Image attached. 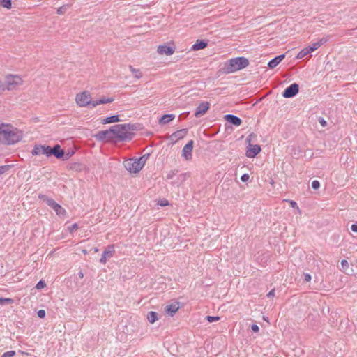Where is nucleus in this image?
I'll return each mask as SVG.
<instances>
[{"mask_svg": "<svg viewBox=\"0 0 357 357\" xmlns=\"http://www.w3.org/2000/svg\"><path fill=\"white\" fill-rule=\"evenodd\" d=\"M128 68H129L130 71L131 72V73L132 74L133 77L136 79H139L140 78L142 77L143 74L139 68H135L132 66H129Z\"/></svg>", "mask_w": 357, "mask_h": 357, "instance_id": "nucleus-22", "label": "nucleus"}, {"mask_svg": "<svg viewBox=\"0 0 357 357\" xmlns=\"http://www.w3.org/2000/svg\"><path fill=\"white\" fill-rule=\"evenodd\" d=\"M210 107V104L208 102H201L197 107L196 108L195 116L198 118L206 113Z\"/></svg>", "mask_w": 357, "mask_h": 357, "instance_id": "nucleus-10", "label": "nucleus"}, {"mask_svg": "<svg viewBox=\"0 0 357 357\" xmlns=\"http://www.w3.org/2000/svg\"><path fill=\"white\" fill-rule=\"evenodd\" d=\"M177 170H171L167 174V179L170 180L172 179L174 176L177 174Z\"/></svg>", "mask_w": 357, "mask_h": 357, "instance_id": "nucleus-32", "label": "nucleus"}, {"mask_svg": "<svg viewBox=\"0 0 357 357\" xmlns=\"http://www.w3.org/2000/svg\"><path fill=\"white\" fill-rule=\"evenodd\" d=\"M187 176H188L187 173L180 174L179 176L177 178V180L172 182V184L177 185L181 184L183 182H184L186 180Z\"/></svg>", "mask_w": 357, "mask_h": 357, "instance_id": "nucleus-25", "label": "nucleus"}, {"mask_svg": "<svg viewBox=\"0 0 357 357\" xmlns=\"http://www.w3.org/2000/svg\"><path fill=\"white\" fill-rule=\"evenodd\" d=\"M175 118V115L173 114H165L160 117L158 122L160 125H166L173 121Z\"/></svg>", "mask_w": 357, "mask_h": 357, "instance_id": "nucleus-16", "label": "nucleus"}, {"mask_svg": "<svg viewBox=\"0 0 357 357\" xmlns=\"http://www.w3.org/2000/svg\"><path fill=\"white\" fill-rule=\"evenodd\" d=\"M13 300L12 298H0V304H4V303H13Z\"/></svg>", "mask_w": 357, "mask_h": 357, "instance_id": "nucleus-37", "label": "nucleus"}, {"mask_svg": "<svg viewBox=\"0 0 357 357\" xmlns=\"http://www.w3.org/2000/svg\"><path fill=\"white\" fill-rule=\"evenodd\" d=\"M128 131L126 125L118 124L112 126L109 129L100 131L96 137L101 140H121L128 137Z\"/></svg>", "mask_w": 357, "mask_h": 357, "instance_id": "nucleus-1", "label": "nucleus"}, {"mask_svg": "<svg viewBox=\"0 0 357 357\" xmlns=\"http://www.w3.org/2000/svg\"><path fill=\"white\" fill-rule=\"evenodd\" d=\"M224 118L227 122L236 126H239L242 123V120L237 116L233 114H226Z\"/></svg>", "mask_w": 357, "mask_h": 357, "instance_id": "nucleus-13", "label": "nucleus"}, {"mask_svg": "<svg viewBox=\"0 0 357 357\" xmlns=\"http://www.w3.org/2000/svg\"><path fill=\"white\" fill-rule=\"evenodd\" d=\"M206 319L208 322L210 323H212L213 321H218L220 320V317H214V316H207L206 317Z\"/></svg>", "mask_w": 357, "mask_h": 357, "instance_id": "nucleus-35", "label": "nucleus"}, {"mask_svg": "<svg viewBox=\"0 0 357 357\" xmlns=\"http://www.w3.org/2000/svg\"><path fill=\"white\" fill-rule=\"evenodd\" d=\"M77 228H78L77 225L76 223H75L72 226H70L68 229H69L70 232L72 233L75 230L77 229Z\"/></svg>", "mask_w": 357, "mask_h": 357, "instance_id": "nucleus-46", "label": "nucleus"}, {"mask_svg": "<svg viewBox=\"0 0 357 357\" xmlns=\"http://www.w3.org/2000/svg\"><path fill=\"white\" fill-rule=\"evenodd\" d=\"M299 91V85L297 83H293L287 87L282 92V96L286 98H290L296 96Z\"/></svg>", "mask_w": 357, "mask_h": 357, "instance_id": "nucleus-7", "label": "nucleus"}, {"mask_svg": "<svg viewBox=\"0 0 357 357\" xmlns=\"http://www.w3.org/2000/svg\"><path fill=\"white\" fill-rule=\"evenodd\" d=\"M120 121L119 116L118 115H114L109 117L104 118L101 120L102 124H109L112 123H117Z\"/></svg>", "mask_w": 357, "mask_h": 357, "instance_id": "nucleus-21", "label": "nucleus"}, {"mask_svg": "<svg viewBox=\"0 0 357 357\" xmlns=\"http://www.w3.org/2000/svg\"><path fill=\"white\" fill-rule=\"evenodd\" d=\"M175 52L174 47H170L167 45H161L158 46V53L160 54L172 55Z\"/></svg>", "mask_w": 357, "mask_h": 357, "instance_id": "nucleus-12", "label": "nucleus"}, {"mask_svg": "<svg viewBox=\"0 0 357 357\" xmlns=\"http://www.w3.org/2000/svg\"><path fill=\"white\" fill-rule=\"evenodd\" d=\"M275 296V290L274 289H272L271 291H270L268 294H267V296L268 298H271V297H273Z\"/></svg>", "mask_w": 357, "mask_h": 357, "instance_id": "nucleus-49", "label": "nucleus"}, {"mask_svg": "<svg viewBox=\"0 0 357 357\" xmlns=\"http://www.w3.org/2000/svg\"><path fill=\"white\" fill-rule=\"evenodd\" d=\"M319 47V44L317 42H315L312 45H309L308 47H307V49L309 50L310 53H311L317 50Z\"/></svg>", "mask_w": 357, "mask_h": 357, "instance_id": "nucleus-30", "label": "nucleus"}, {"mask_svg": "<svg viewBox=\"0 0 357 357\" xmlns=\"http://www.w3.org/2000/svg\"><path fill=\"white\" fill-rule=\"evenodd\" d=\"M114 100V98L112 96H102L98 100H94L93 107H96L103 104H109L113 102Z\"/></svg>", "mask_w": 357, "mask_h": 357, "instance_id": "nucleus-14", "label": "nucleus"}, {"mask_svg": "<svg viewBox=\"0 0 357 357\" xmlns=\"http://www.w3.org/2000/svg\"><path fill=\"white\" fill-rule=\"evenodd\" d=\"M114 252V250L113 246H112L110 250H105L102 255L100 262L102 264H105L107 258L112 257L113 256Z\"/></svg>", "mask_w": 357, "mask_h": 357, "instance_id": "nucleus-19", "label": "nucleus"}, {"mask_svg": "<svg viewBox=\"0 0 357 357\" xmlns=\"http://www.w3.org/2000/svg\"><path fill=\"white\" fill-rule=\"evenodd\" d=\"M0 4L2 7L10 9L12 6L11 0H0Z\"/></svg>", "mask_w": 357, "mask_h": 357, "instance_id": "nucleus-27", "label": "nucleus"}, {"mask_svg": "<svg viewBox=\"0 0 357 357\" xmlns=\"http://www.w3.org/2000/svg\"><path fill=\"white\" fill-rule=\"evenodd\" d=\"M8 169H9L8 165L0 166V175L6 172L8 170Z\"/></svg>", "mask_w": 357, "mask_h": 357, "instance_id": "nucleus-40", "label": "nucleus"}, {"mask_svg": "<svg viewBox=\"0 0 357 357\" xmlns=\"http://www.w3.org/2000/svg\"><path fill=\"white\" fill-rule=\"evenodd\" d=\"M179 303L174 302L165 307V312L169 316L173 317L179 309Z\"/></svg>", "mask_w": 357, "mask_h": 357, "instance_id": "nucleus-11", "label": "nucleus"}, {"mask_svg": "<svg viewBox=\"0 0 357 357\" xmlns=\"http://www.w3.org/2000/svg\"><path fill=\"white\" fill-rule=\"evenodd\" d=\"M329 38H330V37H329L328 36H324V37H323V38H320V39L317 42V43L319 44V47H320L322 45H324V44H325L326 43H327V42L328 41V40H329Z\"/></svg>", "mask_w": 357, "mask_h": 357, "instance_id": "nucleus-31", "label": "nucleus"}, {"mask_svg": "<svg viewBox=\"0 0 357 357\" xmlns=\"http://www.w3.org/2000/svg\"><path fill=\"white\" fill-rule=\"evenodd\" d=\"M290 204H291V206L292 207L297 206V204H296V202H294V201H291V202H290Z\"/></svg>", "mask_w": 357, "mask_h": 357, "instance_id": "nucleus-52", "label": "nucleus"}, {"mask_svg": "<svg viewBox=\"0 0 357 357\" xmlns=\"http://www.w3.org/2000/svg\"><path fill=\"white\" fill-rule=\"evenodd\" d=\"M261 149L259 145H252L249 144L248 149L245 152V155L249 158H253L261 151Z\"/></svg>", "mask_w": 357, "mask_h": 357, "instance_id": "nucleus-9", "label": "nucleus"}, {"mask_svg": "<svg viewBox=\"0 0 357 357\" xmlns=\"http://www.w3.org/2000/svg\"><path fill=\"white\" fill-rule=\"evenodd\" d=\"M52 148L50 147V146H45V155H46L47 157L49 156H51L52 155Z\"/></svg>", "mask_w": 357, "mask_h": 357, "instance_id": "nucleus-34", "label": "nucleus"}, {"mask_svg": "<svg viewBox=\"0 0 357 357\" xmlns=\"http://www.w3.org/2000/svg\"><path fill=\"white\" fill-rule=\"evenodd\" d=\"M341 265L342 268H347L349 267V263L346 259H342L341 261Z\"/></svg>", "mask_w": 357, "mask_h": 357, "instance_id": "nucleus-43", "label": "nucleus"}, {"mask_svg": "<svg viewBox=\"0 0 357 357\" xmlns=\"http://www.w3.org/2000/svg\"><path fill=\"white\" fill-rule=\"evenodd\" d=\"M32 154L33 155L45 154V145L36 146L32 151Z\"/></svg>", "mask_w": 357, "mask_h": 357, "instance_id": "nucleus-23", "label": "nucleus"}, {"mask_svg": "<svg viewBox=\"0 0 357 357\" xmlns=\"http://www.w3.org/2000/svg\"><path fill=\"white\" fill-rule=\"evenodd\" d=\"M251 329H252V331H253L255 333L259 332V328L257 324H252L251 326Z\"/></svg>", "mask_w": 357, "mask_h": 357, "instance_id": "nucleus-48", "label": "nucleus"}, {"mask_svg": "<svg viewBox=\"0 0 357 357\" xmlns=\"http://www.w3.org/2000/svg\"><path fill=\"white\" fill-rule=\"evenodd\" d=\"M39 198L43 199L44 201H45L47 204L52 208H55L57 204V203L54 199L51 198H47L45 195H40Z\"/></svg>", "mask_w": 357, "mask_h": 357, "instance_id": "nucleus-24", "label": "nucleus"}, {"mask_svg": "<svg viewBox=\"0 0 357 357\" xmlns=\"http://www.w3.org/2000/svg\"><path fill=\"white\" fill-rule=\"evenodd\" d=\"M75 102L78 107L94 108V100L92 98V94L89 91H82L75 94Z\"/></svg>", "mask_w": 357, "mask_h": 357, "instance_id": "nucleus-6", "label": "nucleus"}, {"mask_svg": "<svg viewBox=\"0 0 357 357\" xmlns=\"http://www.w3.org/2000/svg\"><path fill=\"white\" fill-rule=\"evenodd\" d=\"M66 10V7L61 6V7L58 8L56 13L59 15H63L65 13Z\"/></svg>", "mask_w": 357, "mask_h": 357, "instance_id": "nucleus-41", "label": "nucleus"}, {"mask_svg": "<svg viewBox=\"0 0 357 357\" xmlns=\"http://www.w3.org/2000/svg\"><path fill=\"white\" fill-rule=\"evenodd\" d=\"M284 54H280L279 56H275V58L269 61V62L268 63V67L270 69L274 68L284 59Z\"/></svg>", "mask_w": 357, "mask_h": 357, "instance_id": "nucleus-15", "label": "nucleus"}, {"mask_svg": "<svg viewBox=\"0 0 357 357\" xmlns=\"http://www.w3.org/2000/svg\"><path fill=\"white\" fill-rule=\"evenodd\" d=\"M57 215H65L66 213V210L62 208L59 204H56V207L53 208Z\"/></svg>", "mask_w": 357, "mask_h": 357, "instance_id": "nucleus-28", "label": "nucleus"}, {"mask_svg": "<svg viewBox=\"0 0 357 357\" xmlns=\"http://www.w3.org/2000/svg\"><path fill=\"white\" fill-rule=\"evenodd\" d=\"M158 205H160L161 206H169V203L168 200H167L166 199H161L158 200Z\"/></svg>", "mask_w": 357, "mask_h": 357, "instance_id": "nucleus-33", "label": "nucleus"}, {"mask_svg": "<svg viewBox=\"0 0 357 357\" xmlns=\"http://www.w3.org/2000/svg\"><path fill=\"white\" fill-rule=\"evenodd\" d=\"M193 140H190L183 147L182 150V156L185 160H190L192 159V152L193 149Z\"/></svg>", "mask_w": 357, "mask_h": 357, "instance_id": "nucleus-8", "label": "nucleus"}, {"mask_svg": "<svg viewBox=\"0 0 357 357\" xmlns=\"http://www.w3.org/2000/svg\"><path fill=\"white\" fill-rule=\"evenodd\" d=\"M15 351H9L5 352L2 355V357H13V356H15Z\"/></svg>", "mask_w": 357, "mask_h": 357, "instance_id": "nucleus-39", "label": "nucleus"}, {"mask_svg": "<svg viewBox=\"0 0 357 357\" xmlns=\"http://www.w3.org/2000/svg\"><path fill=\"white\" fill-rule=\"evenodd\" d=\"M45 286H46L45 282L44 281H43V280H40V281H39V282L37 283V284H36V288L37 289H42L45 288Z\"/></svg>", "mask_w": 357, "mask_h": 357, "instance_id": "nucleus-36", "label": "nucleus"}, {"mask_svg": "<svg viewBox=\"0 0 357 357\" xmlns=\"http://www.w3.org/2000/svg\"><path fill=\"white\" fill-rule=\"evenodd\" d=\"M147 318H148V320L151 322V323H154L156 320V314L154 312H149L148 315H147Z\"/></svg>", "mask_w": 357, "mask_h": 357, "instance_id": "nucleus-29", "label": "nucleus"}, {"mask_svg": "<svg viewBox=\"0 0 357 357\" xmlns=\"http://www.w3.org/2000/svg\"><path fill=\"white\" fill-rule=\"evenodd\" d=\"M24 80L19 75L8 74L4 77L2 84L3 91L15 90L22 86Z\"/></svg>", "mask_w": 357, "mask_h": 357, "instance_id": "nucleus-5", "label": "nucleus"}, {"mask_svg": "<svg viewBox=\"0 0 357 357\" xmlns=\"http://www.w3.org/2000/svg\"><path fill=\"white\" fill-rule=\"evenodd\" d=\"M250 64L249 60L243 56H238L227 60L225 62L222 71L225 74H229L245 68Z\"/></svg>", "mask_w": 357, "mask_h": 357, "instance_id": "nucleus-3", "label": "nucleus"}, {"mask_svg": "<svg viewBox=\"0 0 357 357\" xmlns=\"http://www.w3.org/2000/svg\"><path fill=\"white\" fill-rule=\"evenodd\" d=\"M187 132V129H181L177 130L171 135V139L176 141L178 139H183L185 136Z\"/></svg>", "mask_w": 357, "mask_h": 357, "instance_id": "nucleus-17", "label": "nucleus"}, {"mask_svg": "<svg viewBox=\"0 0 357 357\" xmlns=\"http://www.w3.org/2000/svg\"><path fill=\"white\" fill-rule=\"evenodd\" d=\"M250 178V176L248 174H243L241 176V180L243 181V182H246L248 181Z\"/></svg>", "mask_w": 357, "mask_h": 357, "instance_id": "nucleus-42", "label": "nucleus"}, {"mask_svg": "<svg viewBox=\"0 0 357 357\" xmlns=\"http://www.w3.org/2000/svg\"><path fill=\"white\" fill-rule=\"evenodd\" d=\"M308 54H310V52L309 50L307 49V47L305 48H303V50H301L298 54H297L296 56V58L298 59H303V57H305V56H307Z\"/></svg>", "mask_w": 357, "mask_h": 357, "instance_id": "nucleus-26", "label": "nucleus"}, {"mask_svg": "<svg viewBox=\"0 0 357 357\" xmlns=\"http://www.w3.org/2000/svg\"><path fill=\"white\" fill-rule=\"evenodd\" d=\"M38 316L40 317V318H44L45 316V311L44 310H40L38 312Z\"/></svg>", "mask_w": 357, "mask_h": 357, "instance_id": "nucleus-45", "label": "nucleus"}, {"mask_svg": "<svg viewBox=\"0 0 357 357\" xmlns=\"http://www.w3.org/2000/svg\"><path fill=\"white\" fill-rule=\"evenodd\" d=\"M160 288L163 289V287H157V289H159Z\"/></svg>", "mask_w": 357, "mask_h": 357, "instance_id": "nucleus-53", "label": "nucleus"}, {"mask_svg": "<svg viewBox=\"0 0 357 357\" xmlns=\"http://www.w3.org/2000/svg\"><path fill=\"white\" fill-rule=\"evenodd\" d=\"M149 156L150 153H146L139 158L128 159L124 161L123 165L130 174H137L142 169Z\"/></svg>", "mask_w": 357, "mask_h": 357, "instance_id": "nucleus-4", "label": "nucleus"}, {"mask_svg": "<svg viewBox=\"0 0 357 357\" xmlns=\"http://www.w3.org/2000/svg\"><path fill=\"white\" fill-rule=\"evenodd\" d=\"M351 229L354 232H357V224H352L351 226Z\"/></svg>", "mask_w": 357, "mask_h": 357, "instance_id": "nucleus-50", "label": "nucleus"}, {"mask_svg": "<svg viewBox=\"0 0 357 357\" xmlns=\"http://www.w3.org/2000/svg\"><path fill=\"white\" fill-rule=\"evenodd\" d=\"M166 278H164L161 277L160 278H158V284H161L162 285L165 284L166 285V283L165 282V280H166Z\"/></svg>", "mask_w": 357, "mask_h": 357, "instance_id": "nucleus-47", "label": "nucleus"}, {"mask_svg": "<svg viewBox=\"0 0 357 357\" xmlns=\"http://www.w3.org/2000/svg\"><path fill=\"white\" fill-rule=\"evenodd\" d=\"M52 155H54L56 158H61L64 155V151L59 145H56L52 148Z\"/></svg>", "mask_w": 357, "mask_h": 357, "instance_id": "nucleus-18", "label": "nucleus"}, {"mask_svg": "<svg viewBox=\"0 0 357 357\" xmlns=\"http://www.w3.org/2000/svg\"><path fill=\"white\" fill-rule=\"evenodd\" d=\"M319 123H320L322 126H326V121H325L323 118H321V119H319Z\"/></svg>", "mask_w": 357, "mask_h": 357, "instance_id": "nucleus-51", "label": "nucleus"}, {"mask_svg": "<svg viewBox=\"0 0 357 357\" xmlns=\"http://www.w3.org/2000/svg\"><path fill=\"white\" fill-rule=\"evenodd\" d=\"M303 280L305 282H310L311 280V275L309 273L303 274Z\"/></svg>", "mask_w": 357, "mask_h": 357, "instance_id": "nucleus-44", "label": "nucleus"}, {"mask_svg": "<svg viewBox=\"0 0 357 357\" xmlns=\"http://www.w3.org/2000/svg\"><path fill=\"white\" fill-rule=\"evenodd\" d=\"M320 187V183L319 181L314 180L312 182V188L314 190L319 189Z\"/></svg>", "mask_w": 357, "mask_h": 357, "instance_id": "nucleus-38", "label": "nucleus"}, {"mask_svg": "<svg viewBox=\"0 0 357 357\" xmlns=\"http://www.w3.org/2000/svg\"><path fill=\"white\" fill-rule=\"evenodd\" d=\"M208 45V43L205 40H197V42L192 45V50L197 51L204 49Z\"/></svg>", "mask_w": 357, "mask_h": 357, "instance_id": "nucleus-20", "label": "nucleus"}, {"mask_svg": "<svg viewBox=\"0 0 357 357\" xmlns=\"http://www.w3.org/2000/svg\"><path fill=\"white\" fill-rule=\"evenodd\" d=\"M22 137V132L9 124H0V138L4 142L11 144L18 142Z\"/></svg>", "mask_w": 357, "mask_h": 357, "instance_id": "nucleus-2", "label": "nucleus"}, {"mask_svg": "<svg viewBox=\"0 0 357 357\" xmlns=\"http://www.w3.org/2000/svg\"><path fill=\"white\" fill-rule=\"evenodd\" d=\"M247 141L250 142V139H249L248 137L247 138Z\"/></svg>", "mask_w": 357, "mask_h": 357, "instance_id": "nucleus-54", "label": "nucleus"}]
</instances>
